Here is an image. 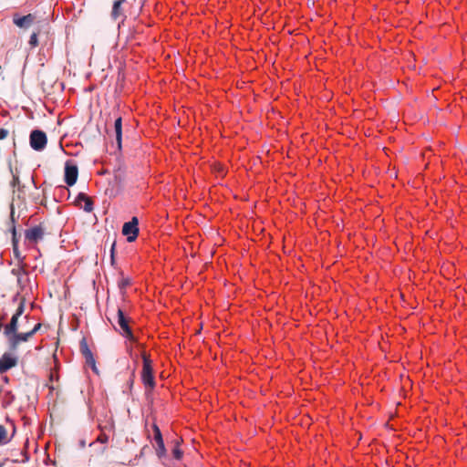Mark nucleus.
Listing matches in <instances>:
<instances>
[{
	"instance_id": "obj_1",
	"label": "nucleus",
	"mask_w": 467,
	"mask_h": 467,
	"mask_svg": "<svg viewBox=\"0 0 467 467\" xmlns=\"http://www.w3.org/2000/svg\"><path fill=\"white\" fill-rule=\"evenodd\" d=\"M29 143L33 150L36 151L43 150L47 143L46 133L40 130H33L29 136Z\"/></svg>"
},
{
	"instance_id": "obj_2",
	"label": "nucleus",
	"mask_w": 467,
	"mask_h": 467,
	"mask_svg": "<svg viewBox=\"0 0 467 467\" xmlns=\"http://www.w3.org/2000/svg\"><path fill=\"white\" fill-rule=\"evenodd\" d=\"M141 379L146 388H150L151 389L154 388L155 380L153 377L151 361L145 355H143V368L141 373Z\"/></svg>"
},
{
	"instance_id": "obj_3",
	"label": "nucleus",
	"mask_w": 467,
	"mask_h": 467,
	"mask_svg": "<svg viewBox=\"0 0 467 467\" xmlns=\"http://www.w3.org/2000/svg\"><path fill=\"white\" fill-rule=\"evenodd\" d=\"M118 325L119 327V332L123 336L125 337L126 338H128L130 341H135L136 338L133 335V332L129 325V319L127 318V317L125 316L124 312L119 308L118 309Z\"/></svg>"
},
{
	"instance_id": "obj_4",
	"label": "nucleus",
	"mask_w": 467,
	"mask_h": 467,
	"mask_svg": "<svg viewBox=\"0 0 467 467\" xmlns=\"http://www.w3.org/2000/svg\"><path fill=\"white\" fill-rule=\"evenodd\" d=\"M139 220L137 217H132L130 222H127L122 226V234L127 237V241L131 243L136 240L139 234Z\"/></svg>"
},
{
	"instance_id": "obj_5",
	"label": "nucleus",
	"mask_w": 467,
	"mask_h": 467,
	"mask_svg": "<svg viewBox=\"0 0 467 467\" xmlns=\"http://www.w3.org/2000/svg\"><path fill=\"white\" fill-rule=\"evenodd\" d=\"M32 337V333H30L29 330L22 332L17 331L10 337H8L6 340L9 348L11 350H16L20 345V343L28 341Z\"/></svg>"
},
{
	"instance_id": "obj_6",
	"label": "nucleus",
	"mask_w": 467,
	"mask_h": 467,
	"mask_svg": "<svg viewBox=\"0 0 467 467\" xmlns=\"http://www.w3.org/2000/svg\"><path fill=\"white\" fill-rule=\"evenodd\" d=\"M78 166L73 162V161H67L65 164V182L68 186H73L78 180Z\"/></svg>"
},
{
	"instance_id": "obj_7",
	"label": "nucleus",
	"mask_w": 467,
	"mask_h": 467,
	"mask_svg": "<svg viewBox=\"0 0 467 467\" xmlns=\"http://www.w3.org/2000/svg\"><path fill=\"white\" fill-rule=\"evenodd\" d=\"M80 351L85 358L86 364L90 366L94 372L98 373L95 358L85 338L80 341Z\"/></svg>"
},
{
	"instance_id": "obj_8",
	"label": "nucleus",
	"mask_w": 467,
	"mask_h": 467,
	"mask_svg": "<svg viewBox=\"0 0 467 467\" xmlns=\"http://www.w3.org/2000/svg\"><path fill=\"white\" fill-rule=\"evenodd\" d=\"M152 429L154 432V441L156 442V453L159 458H161L166 453L162 434L160 428L156 424H153Z\"/></svg>"
},
{
	"instance_id": "obj_9",
	"label": "nucleus",
	"mask_w": 467,
	"mask_h": 467,
	"mask_svg": "<svg viewBox=\"0 0 467 467\" xmlns=\"http://www.w3.org/2000/svg\"><path fill=\"white\" fill-rule=\"evenodd\" d=\"M35 18V16L32 14L23 16H20L18 14H15L13 16V23L19 28L26 29L34 23Z\"/></svg>"
},
{
	"instance_id": "obj_10",
	"label": "nucleus",
	"mask_w": 467,
	"mask_h": 467,
	"mask_svg": "<svg viewBox=\"0 0 467 467\" xmlns=\"http://www.w3.org/2000/svg\"><path fill=\"white\" fill-rule=\"evenodd\" d=\"M19 317L12 316L11 320L8 324H6L4 327V335L6 337H10L16 332L18 331L19 328H24V324H18Z\"/></svg>"
},
{
	"instance_id": "obj_11",
	"label": "nucleus",
	"mask_w": 467,
	"mask_h": 467,
	"mask_svg": "<svg viewBox=\"0 0 467 467\" xmlns=\"http://www.w3.org/2000/svg\"><path fill=\"white\" fill-rule=\"evenodd\" d=\"M17 364V358L8 353L0 358V373H4Z\"/></svg>"
},
{
	"instance_id": "obj_12",
	"label": "nucleus",
	"mask_w": 467,
	"mask_h": 467,
	"mask_svg": "<svg viewBox=\"0 0 467 467\" xmlns=\"http://www.w3.org/2000/svg\"><path fill=\"white\" fill-rule=\"evenodd\" d=\"M26 239L30 242L36 243L44 236V230L41 226H34L25 233Z\"/></svg>"
},
{
	"instance_id": "obj_13",
	"label": "nucleus",
	"mask_w": 467,
	"mask_h": 467,
	"mask_svg": "<svg viewBox=\"0 0 467 467\" xmlns=\"http://www.w3.org/2000/svg\"><path fill=\"white\" fill-rule=\"evenodd\" d=\"M127 0H117L114 2L111 11V17L114 20H117L119 18H121V22L123 23L126 16L123 13L121 5L126 2Z\"/></svg>"
},
{
	"instance_id": "obj_14",
	"label": "nucleus",
	"mask_w": 467,
	"mask_h": 467,
	"mask_svg": "<svg viewBox=\"0 0 467 467\" xmlns=\"http://www.w3.org/2000/svg\"><path fill=\"white\" fill-rule=\"evenodd\" d=\"M114 133L116 137L117 147L119 150L121 149L122 142V119L118 117L114 122Z\"/></svg>"
},
{
	"instance_id": "obj_15",
	"label": "nucleus",
	"mask_w": 467,
	"mask_h": 467,
	"mask_svg": "<svg viewBox=\"0 0 467 467\" xmlns=\"http://www.w3.org/2000/svg\"><path fill=\"white\" fill-rule=\"evenodd\" d=\"M11 437H8L7 430L5 426L0 425V446L9 443Z\"/></svg>"
},
{
	"instance_id": "obj_16",
	"label": "nucleus",
	"mask_w": 467,
	"mask_h": 467,
	"mask_svg": "<svg viewBox=\"0 0 467 467\" xmlns=\"http://www.w3.org/2000/svg\"><path fill=\"white\" fill-rule=\"evenodd\" d=\"M80 198H84L83 210L85 212H87V213L92 212V210H93V202H92V200L88 195H86L83 192H80Z\"/></svg>"
},
{
	"instance_id": "obj_17",
	"label": "nucleus",
	"mask_w": 467,
	"mask_h": 467,
	"mask_svg": "<svg viewBox=\"0 0 467 467\" xmlns=\"http://www.w3.org/2000/svg\"><path fill=\"white\" fill-rule=\"evenodd\" d=\"M131 284V280L130 278L129 277H125V276H121V278L119 280V288L120 289V291L123 293L124 290L126 289V287H128L129 285H130Z\"/></svg>"
},
{
	"instance_id": "obj_18",
	"label": "nucleus",
	"mask_w": 467,
	"mask_h": 467,
	"mask_svg": "<svg viewBox=\"0 0 467 467\" xmlns=\"http://www.w3.org/2000/svg\"><path fill=\"white\" fill-rule=\"evenodd\" d=\"M13 251L16 255V257H19V251L17 248V241H16V227L13 228Z\"/></svg>"
},
{
	"instance_id": "obj_19",
	"label": "nucleus",
	"mask_w": 467,
	"mask_h": 467,
	"mask_svg": "<svg viewBox=\"0 0 467 467\" xmlns=\"http://www.w3.org/2000/svg\"><path fill=\"white\" fill-rule=\"evenodd\" d=\"M24 311H25V301L24 300H21L18 304V306L15 312V314L13 316L15 317H20L23 314H24Z\"/></svg>"
},
{
	"instance_id": "obj_20",
	"label": "nucleus",
	"mask_w": 467,
	"mask_h": 467,
	"mask_svg": "<svg viewBox=\"0 0 467 467\" xmlns=\"http://www.w3.org/2000/svg\"><path fill=\"white\" fill-rule=\"evenodd\" d=\"M29 45L32 47H37L38 45V38H37V33L36 32H34L31 36H30V39H29Z\"/></svg>"
},
{
	"instance_id": "obj_21",
	"label": "nucleus",
	"mask_w": 467,
	"mask_h": 467,
	"mask_svg": "<svg viewBox=\"0 0 467 467\" xmlns=\"http://www.w3.org/2000/svg\"><path fill=\"white\" fill-rule=\"evenodd\" d=\"M96 441L105 444L109 441V436L106 433L102 432L98 436Z\"/></svg>"
},
{
	"instance_id": "obj_22",
	"label": "nucleus",
	"mask_w": 467,
	"mask_h": 467,
	"mask_svg": "<svg viewBox=\"0 0 467 467\" xmlns=\"http://www.w3.org/2000/svg\"><path fill=\"white\" fill-rule=\"evenodd\" d=\"M173 456H174L175 459L179 460L182 456V451L180 449L175 448L173 450Z\"/></svg>"
},
{
	"instance_id": "obj_23",
	"label": "nucleus",
	"mask_w": 467,
	"mask_h": 467,
	"mask_svg": "<svg viewBox=\"0 0 467 467\" xmlns=\"http://www.w3.org/2000/svg\"><path fill=\"white\" fill-rule=\"evenodd\" d=\"M41 327L40 323H36L32 329L29 330L30 333H32V336H34Z\"/></svg>"
},
{
	"instance_id": "obj_24",
	"label": "nucleus",
	"mask_w": 467,
	"mask_h": 467,
	"mask_svg": "<svg viewBox=\"0 0 467 467\" xmlns=\"http://www.w3.org/2000/svg\"><path fill=\"white\" fill-rule=\"evenodd\" d=\"M8 130L5 129H0V140H4L7 137Z\"/></svg>"
},
{
	"instance_id": "obj_25",
	"label": "nucleus",
	"mask_w": 467,
	"mask_h": 467,
	"mask_svg": "<svg viewBox=\"0 0 467 467\" xmlns=\"http://www.w3.org/2000/svg\"><path fill=\"white\" fill-rule=\"evenodd\" d=\"M76 201L78 203H80L81 202H84V198H80V192L78 194Z\"/></svg>"
},
{
	"instance_id": "obj_26",
	"label": "nucleus",
	"mask_w": 467,
	"mask_h": 467,
	"mask_svg": "<svg viewBox=\"0 0 467 467\" xmlns=\"http://www.w3.org/2000/svg\"><path fill=\"white\" fill-rule=\"evenodd\" d=\"M3 320H4V317H0V331L3 329L4 330V324H3Z\"/></svg>"
},
{
	"instance_id": "obj_27",
	"label": "nucleus",
	"mask_w": 467,
	"mask_h": 467,
	"mask_svg": "<svg viewBox=\"0 0 467 467\" xmlns=\"http://www.w3.org/2000/svg\"><path fill=\"white\" fill-rule=\"evenodd\" d=\"M85 446H86V441H85L84 440H81V441H79V447H80V448H84Z\"/></svg>"
},
{
	"instance_id": "obj_28",
	"label": "nucleus",
	"mask_w": 467,
	"mask_h": 467,
	"mask_svg": "<svg viewBox=\"0 0 467 467\" xmlns=\"http://www.w3.org/2000/svg\"><path fill=\"white\" fill-rule=\"evenodd\" d=\"M24 318L27 321L29 317L26 315V316L24 317Z\"/></svg>"
},
{
	"instance_id": "obj_29",
	"label": "nucleus",
	"mask_w": 467,
	"mask_h": 467,
	"mask_svg": "<svg viewBox=\"0 0 467 467\" xmlns=\"http://www.w3.org/2000/svg\"><path fill=\"white\" fill-rule=\"evenodd\" d=\"M105 449H106V447H102V448H101V450H100V451H101V452H104Z\"/></svg>"
},
{
	"instance_id": "obj_30",
	"label": "nucleus",
	"mask_w": 467,
	"mask_h": 467,
	"mask_svg": "<svg viewBox=\"0 0 467 467\" xmlns=\"http://www.w3.org/2000/svg\"><path fill=\"white\" fill-rule=\"evenodd\" d=\"M16 181H18V178H14V183H16Z\"/></svg>"
},
{
	"instance_id": "obj_31",
	"label": "nucleus",
	"mask_w": 467,
	"mask_h": 467,
	"mask_svg": "<svg viewBox=\"0 0 467 467\" xmlns=\"http://www.w3.org/2000/svg\"><path fill=\"white\" fill-rule=\"evenodd\" d=\"M16 181H18V178H14V183H16Z\"/></svg>"
},
{
	"instance_id": "obj_32",
	"label": "nucleus",
	"mask_w": 467,
	"mask_h": 467,
	"mask_svg": "<svg viewBox=\"0 0 467 467\" xmlns=\"http://www.w3.org/2000/svg\"><path fill=\"white\" fill-rule=\"evenodd\" d=\"M114 244L111 246V253L113 254Z\"/></svg>"
}]
</instances>
